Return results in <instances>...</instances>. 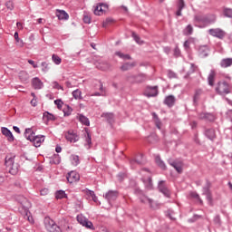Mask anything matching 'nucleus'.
<instances>
[{"label":"nucleus","instance_id":"obj_1","mask_svg":"<svg viewBox=\"0 0 232 232\" xmlns=\"http://www.w3.org/2000/svg\"><path fill=\"white\" fill-rule=\"evenodd\" d=\"M196 23H200L201 24H211L217 21V16L215 14H196L194 17Z\"/></svg>","mask_w":232,"mask_h":232},{"label":"nucleus","instance_id":"obj_2","mask_svg":"<svg viewBox=\"0 0 232 232\" xmlns=\"http://www.w3.org/2000/svg\"><path fill=\"white\" fill-rule=\"evenodd\" d=\"M216 90L220 95H227L231 93V85L226 82H219Z\"/></svg>","mask_w":232,"mask_h":232},{"label":"nucleus","instance_id":"obj_3","mask_svg":"<svg viewBox=\"0 0 232 232\" xmlns=\"http://www.w3.org/2000/svg\"><path fill=\"white\" fill-rule=\"evenodd\" d=\"M5 166L6 168H9V173H11V175L17 174V166H14V156L7 155L5 157Z\"/></svg>","mask_w":232,"mask_h":232},{"label":"nucleus","instance_id":"obj_4","mask_svg":"<svg viewBox=\"0 0 232 232\" xmlns=\"http://www.w3.org/2000/svg\"><path fill=\"white\" fill-rule=\"evenodd\" d=\"M77 221L79 224H81V226H83V227H86L87 229H95V227H93V223H92V221L88 220V218L82 215L77 216Z\"/></svg>","mask_w":232,"mask_h":232},{"label":"nucleus","instance_id":"obj_5","mask_svg":"<svg viewBox=\"0 0 232 232\" xmlns=\"http://www.w3.org/2000/svg\"><path fill=\"white\" fill-rule=\"evenodd\" d=\"M208 34L212 35V37H218V39H224L226 36V32L220 28L209 29Z\"/></svg>","mask_w":232,"mask_h":232},{"label":"nucleus","instance_id":"obj_6","mask_svg":"<svg viewBox=\"0 0 232 232\" xmlns=\"http://www.w3.org/2000/svg\"><path fill=\"white\" fill-rule=\"evenodd\" d=\"M106 10H108V5L99 4L96 6H94L93 13L94 15H103Z\"/></svg>","mask_w":232,"mask_h":232},{"label":"nucleus","instance_id":"obj_7","mask_svg":"<svg viewBox=\"0 0 232 232\" xmlns=\"http://www.w3.org/2000/svg\"><path fill=\"white\" fill-rule=\"evenodd\" d=\"M158 188H159V190L160 191V193H163V195H165V197L169 198L171 192H169V189L168 188V186L166 185L165 181H160Z\"/></svg>","mask_w":232,"mask_h":232},{"label":"nucleus","instance_id":"obj_8","mask_svg":"<svg viewBox=\"0 0 232 232\" xmlns=\"http://www.w3.org/2000/svg\"><path fill=\"white\" fill-rule=\"evenodd\" d=\"M80 179H81V176L76 171H71L67 175V181L70 184H73V182L79 181Z\"/></svg>","mask_w":232,"mask_h":232},{"label":"nucleus","instance_id":"obj_9","mask_svg":"<svg viewBox=\"0 0 232 232\" xmlns=\"http://www.w3.org/2000/svg\"><path fill=\"white\" fill-rule=\"evenodd\" d=\"M119 197V193L117 191L110 190L104 195L106 200H108L109 204H111L114 200H117Z\"/></svg>","mask_w":232,"mask_h":232},{"label":"nucleus","instance_id":"obj_10","mask_svg":"<svg viewBox=\"0 0 232 232\" xmlns=\"http://www.w3.org/2000/svg\"><path fill=\"white\" fill-rule=\"evenodd\" d=\"M65 139L69 142H77V140H79V135H77V133H75L73 130H69L65 134Z\"/></svg>","mask_w":232,"mask_h":232},{"label":"nucleus","instance_id":"obj_11","mask_svg":"<svg viewBox=\"0 0 232 232\" xmlns=\"http://www.w3.org/2000/svg\"><path fill=\"white\" fill-rule=\"evenodd\" d=\"M32 86L34 90H43L44 83H43V81L39 77H35L32 79Z\"/></svg>","mask_w":232,"mask_h":232},{"label":"nucleus","instance_id":"obj_12","mask_svg":"<svg viewBox=\"0 0 232 232\" xmlns=\"http://www.w3.org/2000/svg\"><path fill=\"white\" fill-rule=\"evenodd\" d=\"M56 17H58L60 21H68V19H70V15L68 14V13L61 9L56 10Z\"/></svg>","mask_w":232,"mask_h":232},{"label":"nucleus","instance_id":"obj_13","mask_svg":"<svg viewBox=\"0 0 232 232\" xmlns=\"http://www.w3.org/2000/svg\"><path fill=\"white\" fill-rule=\"evenodd\" d=\"M44 135L34 136L31 142L34 144L35 148H41V144L44 142Z\"/></svg>","mask_w":232,"mask_h":232},{"label":"nucleus","instance_id":"obj_14","mask_svg":"<svg viewBox=\"0 0 232 232\" xmlns=\"http://www.w3.org/2000/svg\"><path fill=\"white\" fill-rule=\"evenodd\" d=\"M16 200L21 204V206H23V208H24V209H28L30 208V201H28L24 196H18Z\"/></svg>","mask_w":232,"mask_h":232},{"label":"nucleus","instance_id":"obj_15","mask_svg":"<svg viewBox=\"0 0 232 232\" xmlns=\"http://www.w3.org/2000/svg\"><path fill=\"white\" fill-rule=\"evenodd\" d=\"M159 95V89L157 86L147 87V97H157Z\"/></svg>","mask_w":232,"mask_h":232},{"label":"nucleus","instance_id":"obj_16","mask_svg":"<svg viewBox=\"0 0 232 232\" xmlns=\"http://www.w3.org/2000/svg\"><path fill=\"white\" fill-rule=\"evenodd\" d=\"M2 133L5 135V137H7V140L9 142H14V134H12V131L8 130L6 127L2 128Z\"/></svg>","mask_w":232,"mask_h":232},{"label":"nucleus","instance_id":"obj_17","mask_svg":"<svg viewBox=\"0 0 232 232\" xmlns=\"http://www.w3.org/2000/svg\"><path fill=\"white\" fill-rule=\"evenodd\" d=\"M137 66V62L132 63H125L121 66V72H128V70H131V68H135Z\"/></svg>","mask_w":232,"mask_h":232},{"label":"nucleus","instance_id":"obj_18","mask_svg":"<svg viewBox=\"0 0 232 232\" xmlns=\"http://www.w3.org/2000/svg\"><path fill=\"white\" fill-rule=\"evenodd\" d=\"M164 104L169 106V108H171L172 106H174L175 105V96H173V95L167 96L164 100Z\"/></svg>","mask_w":232,"mask_h":232},{"label":"nucleus","instance_id":"obj_19","mask_svg":"<svg viewBox=\"0 0 232 232\" xmlns=\"http://www.w3.org/2000/svg\"><path fill=\"white\" fill-rule=\"evenodd\" d=\"M96 68H98V70L106 72V70H110V63H108V62H99L96 63Z\"/></svg>","mask_w":232,"mask_h":232},{"label":"nucleus","instance_id":"obj_20","mask_svg":"<svg viewBox=\"0 0 232 232\" xmlns=\"http://www.w3.org/2000/svg\"><path fill=\"white\" fill-rule=\"evenodd\" d=\"M24 137L27 140H30V142H32L34 137H35V132H34L32 129H26L24 131Z\"/></svg>","mask_w":232,"mask_h":232},{"label":"nucleus","instance_id":"obj_21","mask_svg":"<svg viewBox=\"0 0 232 232\" xmlns=\"http://www.w3.org/2000/svg\"><path fill=\"white\" fill-rule=\"evenodd\" d=\"M152 117H153V121L155 123L156 128H158V130H161L162 121H160V119H159V115H157V113L155 112H152Z\"/></svg>","mask_w":232,"mask_h":232},{"label":"nucleus","instance_id":"obj_22","mask_svg":"<svg viewBox=\"0 0 232 232\" xmlns=\"http://www.w3.org/2000/svg\"><path fill=\"white\" fill-rule=\"evenodd\" d=\"M205 135L206 137H208V139H209L210 140H213L217 137V132H215V130L213 129H208L205 131Z\"/></svg>","mask_w":232,"mask_h":232},{"label":"nucleus","instance_id":"obj_23","mask_svg":"<svg viewBox=\"0 0 232 232\" xmlns=\"http://www.w3.org/2000/svg\"><path fill=\"white\" fill-rule=\"evenodd\" d=\"M170 166L178 171V173H182V163L181 161H173L170 162Z\"/></svg>","mask_w":232,"mask_h":232},{"label":"nucleus","instance_id":"obj_24","mask_svg":"<svg viewBox=\"0 0 232 232\" xmlns=\"http://www.w3.org/2000/svg\"><path fill=\"white\" fill-rule=\"evenodd\" d=\"M203 195L206 196L207 200H208L209 203L213 202V197L211 196V191L209 190V188L206 187L203 188Z\"/></svg>","mask_w":232,"mask_h":232},{"label":"nucleus","instance_id":"obj_25","mask_svg":"<svg viewBox=\"0 0 232 232\" xmlns=\"http://www.w3.org/2000/svg\"><path fill=\"white\" fill-rule=\"evenodd\" d=\"M220 65L222 68H229V66H232V58L223 59Z\"/></svg>","mask_w":232,"mask_h":232},{"label":"nucleus","instance_id":"obj_26","mask_svg":"<svg viewBox=\"0 0 232 232\" xmlns=\"http://www.w3.org/2000/svg\"><path fill=\"white\" fill-rule=\"evenodd\" d=\"M78 120L82 124H84V126H90V120L86 116L79 114Z\"/></svg>","mask_w":232,"mask_h":232},{"label":"nucleus","instance_id":"obj_27","mask_svg":"<svg viewBox=\"0 0 232 232\" xmlns=\"http://www.w3.org/2000/svg\"><path fill=\"white\" fill-rule=\"evenodd\" d=\"M19 79H20V81H22V82H26V81H28V79H30V75L28 74V72H26L24 71H21L19 72Z\"/></svg>","mask_w":232,"mask_h":232},{"label":"nucleus","instance_id":"obj_28","mask_svg":"<svg viewBox=\"0 0 232 232\" xmlns=\"http://www.w3.org/2000/svg\"><path fill=\"white\" fill-rule=\"evenodd\" d=\"M14 39L16 42V46H18L19 48H23V46H24V42L21 40V38H19V33H14Z\"/></svg>","mask_w":232,"mask_h":232},{"label":"nucleus","instance_id":"obj_29","mask_svg":"<svg viewBox=\"0 0 232 232\" xmlns=\"http://www.w3.org/2000/svg\"><path fill=\"white\" fill-rule=\"evenodd\" d=\"M202 95H204V92L200 89L196 90V92L194 94V102L197 103L198 102V100L200 99V97H202Z\"/></svg>","mask_w":232,"mask_h":232},{"label":"nucleus","instance_id":"obj_30","mask_svg":"<svg viewBox=\"0 0 232 232\" xmlns=\"http://www.w3.org/2000/svg\"><path fill=\"white\" fill-rule=\"evenodd\" d=\"M155 161H156V164H157L161 169H166V164L164 163V161H162V160H160V156H156V157H155Z\"/></svg>","mask_w":232,"mask_h":232},{"label":"nucleus","instance_id":"obj_31","mask_svg":"<svg viewBox=\"0 0 232 232\" xmlns=\"http://www.w3.org/2000/svg\"><path fill=\"white\" fill-rule=\"evenodd\" d=\"M199 53L201 57H208L209 53V49L207 46H202L199 48Z\"/></svg>","mask_w":232,"mask_h":232},{"label":"nucleus","instance_id":"obj_32","mask_svg":"<svg viewBox=\"0 0 232 232\" xmlns=\"http://www.w3.org/2000/svg\"><path fill=\"white\" fill-rule=\"evenodd\" d=\"M115 55L120 57V59H123L124 61H130L131 59V56H130V54H124L121 52H116Z\"/></svg>","mask_w":232,"mask_h":232},{"label":"nucleus","instance_id":"obj_33","mask_svg":"<svg viewBox=\"0 0 232 232\" xmlns=\"http://www.w3.org/2000/svg\"><path fill=\"white\" fill-rule=\"evenodd\" d=\"M217 74L215 73V71H211V72L208 75V84L209 86H213L215 84V76Z\"/></svg>","mask_w":232,"mask_h":232},{"label":"nucleus","instance_id":"obj_34","mask_svg":"<svg viewBox=\"0 0 232 232\" xmlns=\"http://www.w3.org/2000/svg\"><path fill=\"white\" fill-rule=\"evenodd\" d=\"M102 117H104L108 121V122H113V119H114L113 113H111V112L102 113Z\"/></svg>","mask_w":232,"mask_h":232},{"label":"nucleus","instance_id":"obj_35","mask_svg":"<svg viewBox=\"0 0 232 232\" xmlns=\"http://www.w3.org/2000/svg\"><path fill=\"white\" fill-rule=\"evenodd\" d=\"M148 202L150 206V208H152V209H159L160 208V204L153 201V199H148Z\"/></svg>","mask_w":232,"mask_h":232},{"label":"nucleus","instance_id":"obj_36","mask_svg":"<svg viewBox=\"0 0 232 232\" xmlns=\"http://www.w3.org/2000/svg\"><path fill=\"white\" fill-rule=\"evenodd\" d=\"M63 111L64 115L66 117H68V116L72 115V107H70L69 105H65Z\"/></svg>","mask_w":232,"mask_h":232},{"label":"nucleus","instance_id":"obj_37","mask_svg":"<svg viewBox=\"0 0 232 232\" xmlns=\"http://www.w3.org/2000/svg\"><path fill=\"white\" fill-rule=\"evenodd\" d=\"M52 59L54 64H61V63H63V60L57 54H53Z\"/></svg>","mask_w":232,"mask_h":232},{"label":"nucleus","instance_id":"obj_38","mask_svg":"<svg viewBox=\"0 0 232 232\" xmlns=\"http://www.w3.org/2000/svg\"><path fill=\"white\" fill-rule=\"evenodd\" d=\"M191 34H193V26L191 24H188L184 30V34L191 35Z\"/></svg>","mask_w":232,"mask_h":232},{"label":"nucleus","instance_id":"obj_39","mask_svg":"<svg viewBox=\"0 0 232 232\" xmlns=\"http://www.w3.org/2000/svg\"><path fill=\"white\" fill-rule=\"evenodd\" d=\"M5 7L7 8V10H10V11L14 10V8H15L14 1L9 0V1L5 2Z\"/></svg>","mask_w":232,"mask_h":232},{"label":"nucleus","instance_id":"obj_40","mask_svg":"<svg viewBox=\"0 0 232 232\" xmlns=\"http://www.w3.org/2000/svg\"><path fill=\"white\" fill-rule=\"evenodd\" d=\"M72 164L73 166H79V156L77 155H72L71 156Z\"/></svg>","mask_w":232,"mask_h":232},{"label":"nucleus","instance_id":"obj_41","mask_svg":"<svg viewBox=\"0 0 232 232\" xmlns=\"http://www.w3.org/2000/svg\"><path fill=\"white\" fill-rule=\"evenodd\" d=\"M55 197L57 199L64 198V197H66V192L63 190H59L55 193Z\"/></svg>","mask_w":232,"mask_h":232},{"label":"nucleus","instance_id":"obj_42","mask_svg":"<svg viewBox=\"0 0 232 232\" xmlns=\"http://www.w3.org/2000/svg\"><path fill=\"white\" fill-rule=\"evenodd\" d=\"M132 37H133L134 41H135L138 44H144V41H140V37H139V35H137V34L132 33Z\"/></svg>","mask_w":232,"mask_h":232},{"label":"nucleus","instance_id":"obj_43","mask_svg":"<svg viewBox=\"0 0 232 232\" xmlns=\"http://www.w3.org/2000/svg\"><path fill=\"white\" fill-rule=\"evenodd\" d=\"M81 95L82 92L79 89L72 92V97H74L75 99H82Z\"/></svg>","mask_w":232,"mask_h":232},{"label":"nucleus","instance_id":"obj_44","mask_svg":"<svg viewBox=\"0 0 232 232\" xmlns=\"http://www.w3.org/2000/svg\"><path fill=\"white\" fill-rule=\"evenodd\" d=\"M224 15H225V17H229L231 19L232 18V9L226 8L224 10Z\"/></svg>","mask_w":232,"mask_h":232},{"label":"nucleus","instance_id":"obj_45","mask_svg":"<svg viewBox=\"0 0 232 232\" xmlns=\"http://www.w3.org/2000/svg\"><path fill=\"white\" fill-rule=\"evenodd\" d=\"M190 195L193 198H197L200 204H203V201L200 198V196H198L197 192H192Z\"/></svg>","mask_w":232,"mask_h":232},{"label":"nucleus","instance_id":"obj_46","mask_svg":"<svg viewBox=\"0 0 232 232\" xmlns=\"http://www.w3.org/2000/svg\"><path fill=\"white\" fill-rule=\"evenodd\" d=\"M83 22L86 24H90V23H92V17L88 14H84L83 15Z\"/></svg>","mask_w":232,"mask_h":232},{"label":"nucleus","instance_id":"obj_47","mask_svg":"<svg viewBox=\"0 0 232 232\" xmlns=\"http://www.w3.org/2000/svg\"><path fill=\"white\" fill-rule=\"evenodd\" d=\"M41 66L43 67V68H42V71H43V72H48V63H47L46 62H43V63H41Z\"/></svg>","mask_w":232,"mask_h":232},{"label":"nucleus","instance_id":"obj_48","mask_svg":"<svg viewBox=\"0 0 232 232\" xmlns=\"http://www.w3.org/2000/svg\"><path fill=\"white\" fill-rule=\"evenodd\" d=\"M147 189H153V183L151 182V178L147 180Z\"/></svg>","mask_w":232,"mask_h":232},{"label":"nucleus","instance_id":"obj_49","mask_svg":"<svg viewBox=\"0 0 232 232\" xmlns=\"http://www.w3.org/2000/svg\"><path fill=\"white\" fill-rule=\"evenodd\" d=\"M111 18H107L105 21H103L102 23V27L106 28L108 26V24H110L111 23Z\"/></svg>","mask_w":232,"mask_h":232},{"label":"nucleus","instance_id":"obj_50","mask_svg":"<svg viewBox=\"0 0 232 232\" xmlns=\"http://www.w3.org/2000/svg\"><path fill=\"white\" fill-rule=\"evenodd\" d=\"M54 104L57 106V108L59 110H61V108H63V101H61V100H55Z\"/></svg>","mask_w":232,"mask_h":232},{"label":"nucleus","instance_id":"obj_51","mask_svg":"<svg viewBox=\"0 0 232 232\" xmlns=\"http://www.w3.org/2000/svg\"><path fill=\"white\" fill-rule=\"evenodd\" d=\"M48 193H50V190L48 188H43L40 191V195H42V197H45V195H48Z\"/></svg>","mask_w":232,"mask_h":232},{"label":"nucleus","instance_id":"obj_52","mask_svg":"<svg viewBox=\"0 0 232 232\" xmlns=\"http://www.w3.org/2000/svg\"><path fill=\"white\" fill-rule=\"evenodd\" d=\"M86 133H87L86 142H87V144H88L89 146H92V135H90V134L88 133V131H86Z\"/></svg>","mask_w":232,"mask_h":232},{"label":"nucleus","instance_id":"obj_53","mask_svg":"<svg viewBox=\"0 0 232 232\" xmlns=\"http://www.w3.org/2000/svg\"><path fill=\"white\" fill-rule=\"evenodd\" d=\"M44 117H47L48 121H54L55 120V116H53V114H50L47 112V114H44Z\"/></svg>","mask_w":232,"mask_h":232},{"label":"nucleus","instance_id":"obj_54","mask_svg":"<svg viewBox=\"0 0 232 232\" xmlns=\"http://www.w3.org/2000/svg\"><path fill=\"white\" fill-rule=\"evenodd\" d=\"M106 95V92H95L94 94H92V97H104Z\"/></svg>","mask_w":232,"mask_h":232},{"label":"nucleus","instance_id":"obj_55","mask_svg":"<svg viewBox=\"0 0 232 232\" xmlns=\"http://www.w3.org/2000/svg\"><path fill=\"white\" fill-rule=\"evenodd\" d=\"M186 6V4L184 3V0H179V8L182 10Z\"/></svg>","mask_w":232,"mask_h":232},{"label":"nucleus","instance_id":"obj_56","mask_svg":"<svg viewBox=\"0 0 232 232\" xmlns=\"http://www.w3.org/2000/svg\"><path fill=\"white\" fill-rule=\"evenodd\" d=\"M53 88H56V90H63V87L59 85V82H53Z\"/></svg>","mask_w":232,"mask_h":232},{"label":"nucleus","instance_id":"obj_57","mask_svg":"<svg viewBox=\"0 0 232 232\" xmlns=\"http://www.w3.org/2000/svg\"><path fill=\"white\" fill-rule=\"evenodd\" d=\"M174 55H176V57H179L180 55V49H179V47H176L174 49Z\"/></svg>","mask_w":232,"mask_h":232},{"label":"nucleus","instance_id":"obj_58","mask_svg":"<svg viewBox=\"0 0 232 232\" xmlns=\"http://www.w3.org/2000/svg\"><path fill=\"white\" fill-rule=\"evenodd\" d=\"M206 120L207 121H215V116H213L212 114L208 113Z\"/></svg>","mask_w":232,"mask_h":232},{"label":"nucleus","instance_id":"obj_59","mask_svg":"<svg viewBox=\"0 0 232 232\" xmlns=\"http://www.w3.org/2000/svg\"><path fill=\"white\" fill-rule=\"evenodd\" d=\"M28 63L33 66V68H37V64L33 60H28Z\"/></svg>","mask_w":232,"mask_h":232},{"label":"nucleus","instance_id":"obj_60","mask_svg":"<svg viewBox=\"0 0 232 232\" xmlns=\"http://www.w3.org/2000/svg\"><path fill=\"white\" fill-rule=\"evenodd\" d=\"M87 195L90 197V198H93V196L95 195V192H93L92 190H88L87 191Z\"/></svg>","mask_w":232,"mask_h":232},{"label":"nucleus","instance_id":"obj_61","mask_svg":"<svg viewBox=\"0 0 232 232\" xmlns=\"http://www.w3.org/2000/svg\"><path fill=\"white\" fill-rule=\"evenodd\" d=\"M31 104L32 106H37V98H33V100L31 101Z\"/></svg>","mask_w":232,"mask_h":232},{"label":"nucleus","instance_id":"obj_62","mask_svg":"<svg viewBox=\"0 0 232 232\" xmlns=\"http://www.w3.org/2000/svg\"><path fill=\"white\" fill-rule=\"evenodd\" d=\"M16 26L19 30H23V24L21 22H17Z\"/></svg>","mask_w":232,"mask_h":232},{"label":"nucleus","instance_id":"obj_63","mask_svg":"<svg viewBox=\"0 0 232 232\" xmlns=\"http://www.w3.org/2000/svg\"><path fill=\"white\" fill-rule=\"evenodd\" d=\"M5 180H6V178H5V176L0 175V184H3V182H5Z\"/></svg>","mask_w":232,"mask_h":232},{"label":"nucleus","instance_id":"obj_64","mask_svg":"<svg viewBox=\"0 0 232 232\" xmlns=\"http://www.w3.org/2000/svg\"><path fill=\"white\" fill-rule=\"evenodd\" d=\"M207 117H208V113H201L199 115V119H207Z\"/></svg>","mask_w":232,"mask_h":232}]
</instances>
